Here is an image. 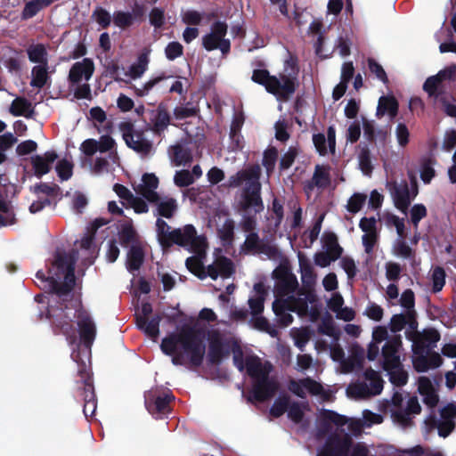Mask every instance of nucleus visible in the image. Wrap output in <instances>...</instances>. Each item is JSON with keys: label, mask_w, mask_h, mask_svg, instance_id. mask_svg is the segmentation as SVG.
Wrapping results in <instances>:
<instances>
[{"label": "nucleus", "mask_w": 456, "mask_h": 456, "mask_svg": "<svg viewBox=\"0 0 456 456\" xmlns=\"http://www.w3.org/2000/svg\"><path fill=\"white\" fill-rule=\"evenodd\" d=\"M68 310L70 308L65 302L59 301L56 305H48L46 318L51 322L53 333L64 335L70 343H73L76 340L73 318L77 317L80 340L90 349L96 336V327L90 314L81 303L77 304L74 314H70Z\"/></svg>", "instance_id": "1"}, {"label": "nucleus", "mask_w": 456, "mask_h": 456, "mask_svg": "<svg viewBox=\"0 0 456 456\" xmlns=\"http://www.w3.org/2000/svg\"><path fill=\"white\" fill-rule=\"evenodd\" d=\"M204 338L203 330L183 327L180 332H173L165 337L161 341L160 348L165 354L172 356L174 365H183L184 364L183 354L177 350L180 345L191 366L198 368L202 365L206 353Z\"/></svg>", "instance_id": "2"}, {"label": "nucleus", "mask_w": 456, "mask_h": 456, "mask_svg": "<svg viewBox=\"0 0 456 456\" xmlns=\"http://www.w3.org/2000/svg\"><path fill=\"white\" fill-rule=\"evenodd\" d=\"M246 370L254 380L252 395L259 403L271 399L278 391L280 385L275 378L270 377L273 365L269 362H262L257 355L246 357Z\"/></svg>", "instance_id": "3"}, {"label": "nucleus", "mask_w": 456, "mask_h": 456, "mask_svg": "<svg viewBox=\"0 0 456 456\" xmlns=\"http://www.w3.org/2000/svg\"><path fill=\"white\" fill-rule=\"evenodd\" d=\"M76 256L72 253H67L64 250L57 249L53 255V259L48 265V273L55 277L58 282V297L61 302H65L76 284L75 265ZM54 280V278H53Z\"/></svg>", "instance_id": "4"}, {"label": "nucleus", "mask_w": 456, "mask_h": 456, "mask_svg": "<svg viewBox=\"0 0 456 456\" xmlns=\"http://www.w3.org/2000/svg\"><path fill=\"white\" fill-rule=\"evenodd\" d=\"M73 360L77 364V377L76 380L77 396L84 401L83 413L86 419L92 418L97 408V399L94 392L93 373L90 366L80 359L79 353L72 354Z\"/></svg>", "instance_id": "5"}, {"label": "nucleus", "mask_w": 456, "mask_h": 456, "mask_svg": "<svg viewBox=\"0 0 456 456\" xmlns=\"http://www.w3.org/2000/svg\"><path fill=\"white\" fill-rule=\"evenodd\" d=\"M173 245H178L200 255L205 253L207 240L204 236L197 234V231L192 224H186L183 228L172 230L167 243H165L162 248L167 249Z\"/></svg>", "instance_id": "6"}, {"label": "nucleus", "mask_w": 456, "mask_h": 456, "mask_svg": "<svg viewBox=\"0 0 456 456\" xmlns=\"http://www.w3.org/2000/svg\"><path fill=\"white\" fill-rule=\"evenodd\" d=\"M251 79L263 86L269 94L275 95L278 99L286 101L294 94L293 84L289 79L282 83L280 77L270 75L265 69H254Z\"/></svg>", "instance_id": "7"}, {"label": "nucleus", "mask_w": 456, "mask_h": 456, "mask_svg": "<svg viewBox=\"0 0 456 456\" xmlns=\"http://www.w3.org/2000/svg\"><path fill=\"white\" fill-rule=\"evenodd\" d=\"M227 30L228 25L225 21L213 22L210 32L202 37V46L208 52L219 49L223 55H227L231 51L230 39L225 38Z\"/></svg>", "instance_id": "8"}, {"label": "nucleus", "mask_w": 456, "mask_h": 456, "mask_svg": "<svg viewBox=\"0 0 456 456\" xmlns=\"http://www.w3.org/2000/svg\"><path fill=\"white\" fill-rule=\"evenodd\" d=\"M119 129L122 132L123 139L127 147L143 156L151 153L153 143L146 138L143 130H136L131 122L121 123Z\"/></svg>", "instance_id": "9"}, {"label": "nucleus", "mask_w": 456, "mask_h": 456, "mask_svg": "<svg viewBox=\"0 0 456 456\" xmlns=\"http://www.w3.org/2000/svg\"><path fill=\"white\" fill-rule=\"evenodd\" d=\"M175 400L174 395L152 388L144 393V404L147 411L155 418H162L170 411V403Z\"/></svg>", "instance_id": "10"}, {"label": "nucleus", "mask_w": 456, "mask_h": 456, "mask_svg": "<svg viewBox=\"0 0 456 456\" xmlns=\"http://www.w3.org/2000/svg\"><path fill=\"white\" fill-rule=\"evenodd\" d=\"M241 251L247 255L264 254L270 259L280 257L281 251L276 245L265 241L259 237L257 232H251L246 236L243 244L240 247Z\"/></svg>", "instance_id": "11"}, {"label": "nucleus", "mask_w": 456, "mask_h": 456, "mask_svg": "<svg viewBox=\"0 0 456 456\" xmlns=\"http://www.w3.org/2000/svg\"><path fill=\"white\" fill-rule=\"evenodd\" d=\"M352 445L353 439L348 434H331L318 450L317 456H348Z\"/></svg>", "instance_id": "12"}, {"label": "nucleus", "mask_w": 456, "mask_h": 456, "mask_svg": "<svg viewBox=\"0 0 456 456\" xmlns=\"http://www.w3.org/2000/svg\"><path fill=\"white\" fill-rule=\"evenodd\" d=\"M273 277L276 280L274 293L276 297H283L294 292L298 286L297 277L286 265H279L273 271Z\"/></svg>", "instance_id": "13"}, {"label": "nucleus", "mask_w": 456, "mask_h": 456, "mask_svg": "<svg viewBox=\"0 0 456 456\" xmlns=\"http://www.w3.org/2000/svg\"><path fill=\"white\" fill-rule=\"evenodd\" d=\"M261 183L260 180H254L247 183L242 191V201L240 202V209L247 211L254 208L255 214H259L264 210V203L261 198Z\"/></svg>", "instance_id": "14"}, {"label": "nucleus", "mask_w": 456, "mask_h": 456, "mask_svg": "<svg viewBox=\"0 0 456 456\" xmlns=\"http://www.w3.org/2000/svg\"><path fill=\"white\" fill-rule=\"evenodd\" d=\"M402 346L401 335L395 334L386 341L381 350L382 367L384 370H391L401 365L399 351Z\"/></svg>", "instance_id": "15"}, {"label": "nucleus", "mask_w": 456, "mask_h": 456, "mask_svg": "<svg viewBox=\"0 0 456 456\" xmlns=\"http://www.w3.org/2000/svg\"><path fill=\"white\" fill-rule=\"evenodd\" d=\"M232 351L230 342L223 339L218 332L214 333L209 338L208 362L211 365H219L223 359L229 356Z\"/></svg>", "instance_id": "16"}, {"label": "nucleus", "mask_w": 456, "mask_h": 456, "mask_svg": "<svg viewBox=\"0 0 456 456\" xmlns=\"http://www.w3.org/2000/svg\"><path fill=\"white\" fill-rule=\"evenodd\" d=\"M58 159V155L54 151H47L43 155H34L30 158V163L34 175L37 178L48 174L53 164Z\"/></svg>", "instance_id": "17"}, {"label": "nucleus", "mask_w": 456, "mask_h": 456, "mask_svg": "<svg viewBox=\"0 0 456 456\" xmlns=\"http://www.w3.org/2000/svg\"><path fill=\"white\" fill-rule=\"evenodd\" d=\"M407 339L412 341V346L415 342H422L425 351L428 352L436 346V343L440 340L441 336L437 330L435 328L425 329L422 332L411 333L405 331Z\"/></svg>", "instance_id": "18"}, {"label": "nucleus", "mask_w": 456, "mask_h": 456, "mask_svg": "<svg viewBox=\"0 0 456 456\" xmlns=\"http://www.w3.org/2000/svg\"><path fill=\"white\" fill-rule=\"evenodd\" d=\"M142 183L139 185L137 192L150 203H157L160 197L155 190L159 186V178L152 173H146L142 178Z\"/></svg>", "instance_id": "19"}, {"label": "nucleus", "mask_w": 456, "mask_h": 456, "mask_svg": "<svg viewBox=\"0 0 456 456\" xmlns=\"http://www.w3.org/2000/svg\"><path fill=\"white\" fill-rule=\"evenodd\" d=\"M94 71V61L89 58H85L82 61H77L72 65L69 73V81L71 84H77L83 77L89 80Z\"/></svg>", "instance_id": "20"}, {"label": "nucleus", "mask_w": 456, "mask_h": 456, "mask_svg": "<svg viewBox=\"0 0 456 456\" xmlns=\"http://www.w3.org/2000/svg\"><path fill=\"white\" fill-rule=\"evenodd\" d=\"M260 177L261 167L258 164H254L230 176L228 185L230 187H239L243 182L251 183L254 180H260Z\"/></svg>", "instance_id": "21"}, {"label": "nucleus", "mask_w": 456, "mask_h": 456, "mask_svg": "<svg viewBox=\"0 0 456 456\" xmlns=\"http://www.w3.org/2000/svg\"><path fill=\"white\" fill-rule=\"evenodd\" d=\"M391 194L395 207L401 212L406 214L412 200L408 183L406 182H403L400 185L395 183Z\"/></svg>", "instance_id": "22"}, {"label": "nucleus", "mask_w": 456, "mask_h": 456, "mask_svg": "<svg viewBox=\"0 0 456 456\" xmlns=\"http://www.w3.org/2000/svg\"><path fill=\"white\" fill-rule=\"evenodd\" d=\"M145 253L140 242L132 244L126 254V266L129 273L140 270L144 263Z\"/></svg>", "instance_id": "23"}, {"label": "nucleus", "mask_w": 456, "mask_h": 456, "mask_svg": "<svg viewBox=\"0 0 456 456\" xmlns=\"http://www.w3.org/2000/svg\"><path fill=\"white\" fill-rule=\"evenodd\" d=\"M152 126L151 129L154 134L160 135L167 128L171 121L167 105L163 102L159 103L156 110L152 111Z\"/></svg>", "instance_id": "24"}, {"label": "nucleus", "mask_w": 456, "mask_h": 456, "mask_svg": "<svg viewBox=\"0 0 456 456\" xmlns=\"http://www.w3.org/2000/svg\"><path fill=\"white\" fill-rule=\"evenodd\" d=\"M399 103L394 95H382L379 99L376 117L382 118L387 114L391 119L395 118L398 114Z\"/></svg>", "instance_id": "25"}, {"label": "nucleus", "mask_w": 456, "mask_h": 456, "mask_svg": "<svg viewBox=\"0 0 456 456\" xmlns=\"http://www.w3.org/2000/svg\"><path fill=\"white\" fill-rule=\"evenodd\" d=\"M284 71L286 73L280 74V78L282 83L286 79H289V81H291L293 84L295 93L298 85L297 76L299 73L298 59L296 55L289 53V58L285 61Z\"/></svg>", "instance_id": "26"}, {"label": "nucleus", "mask_w": 456, "mask_h": 456, "mask_svg": "<svg viewBox=\"0 0 456 456\" xmlns=\"http://www.w3.org/2000/svg\"><path fill=\"white\" fill-rule=\"evenodd\" d=\"M160 321L161 316L159 314H156L151 320L145 317H136L137 327L152 339L159 337Z\"/></svg>", "instance_id": "27"}, {"label": "nucleus", "mask_w": 456, "mask_h": 456, "mask_svg": "<svg viewBox=\"0 0 456 456\" xmlns=\"http://www.w3.org/2000/svg\"><path fill=\"white\" fill-rule=\"evenodd\" d=\"M9 112L14 117L23 116L31 118L34 115V107L27 98L16 97L9 108Z\"/></svg>", "instance_id": "28"}, {"label": "nucleus", "mask_w": 456, "mask_h": 456, "mask_svg": "<svg viewBox=\"0 0 456 456\" xmlns=\"http://www.w3.org/2000/svg\"><path fill=\"white\" fill-rule=\"evenodd\" d=\"M254 290L256 293V297L248 299V305L253 316L259 315L264 311V303L267 290L263 282H257L254 285Z\"/></svg>", "instance_id": "29"}, {"label": "nucleus", "mask_w": 456, "mask_h": 456, "mask_svg": "<svg viewBox=\"0 0 456 456\" xmlns=\"http://www.w3.org/2000/svg\"><path fill=\"white\" fill-rule=\"evenodd\" d=\"M426 425L430 428V429H434V428H437L438 430V435L441 436V437H447L452 432V430L454 429L455 428V423L453 420H443V419H438L436 418V415H430L427 419H426Z\"/></svg>", "instance_id": "30"}, {"label": "nucleus", "mask_w": 456, "mask_h": 456, "mask_svg": "<svg viewBox=\"0 0 456 456\" xmlns=\"http://www.w3.org/2000/svg\"><path fill=\"white\" fill-rule=\"evenodd\" d=\"M17 218L12 203L0 195V227L15 224Z\"/></svg>", "instance_id": "31"}, {"label": "nucleus", "mask_w": 456, "mask_h": 456, "mask_svg": "<svg viewBox=\"0 0 456 456\" xmlns=\"http://www.w3.org/2000/svg\"><path fill=\"white\" fill-rule=\"evenodd\" d=\"M27 54L29 61L33 63H37L38 65L48 64V53L43 44L30 45L27 48Z\"/></svg>", "instance_id": "32"}, {"label": "nucleus", "mask_w": 456, "mask_h": 456, "mask_svg": "<svg viewBox=\"0 0 456 456\" xmlns=\"http://www.w3.org/2000/svg\"><path fill=\"white\" fill-rule=\"evenodd\" d=\"M54 0H30L25 4L21 19L28 20L36 16L42 9L50 6Z\"/></svg>", "instance_id": "33"}, {"label": "nucleus", "mask_w": 456, "mask_h": 456, "mask_svg": "<svg viewBox=\"0 0 456 456\" xmlns=\"http://www.w3.org/2000/svg\"><path fill=\"white\" fill-rule=\"evenodd\" d=\"M412 352L417 356L413 361V366L418 372H426L428 370V359L427 354L428 352L425 351L422 342H415L412 346Z\"/></svg>", "instance_id": "34"}, {"label": "nucleus", "mask_w": 456, "mask_h": 456, "mask_svg": "<svg viewBox=\"0 0 456 456\" xmlns=\"http://www.w3.org/2000/svg\"><path fill=\"white\" fill-rule=\"evenodd\" d=\"M47 65H36L32 68L30 86L38 89L43 88L50 80Z\"/></svg>", "instance_id": "35"}, {"label": "nucleus", "mask_w": 456, "mask_h": 456, "mask_svg": "<svg viewBox=\"0 0 456 456\" xmlns=\"http://www.w3.org/2000/svg\"><path fill=\"white\" fill-rule=\"evenodd\" d=\"M170 152L172 153V161L177 167L190 164L192 161L191 151L181 144L172 146Z\"/></svg>", "instance_id": "36"}, {"label": "nucleus", "mask_w": 456, "mask_h": 456, "mask_svg": "<svg viewBox=\"0 0 456 456\" xmlns=\"http://www.w3.org/2000/svg\"><path fill=\"white\" fill-rule=\"evenodd\" d=\"M322 427L327 431L330 428L329 424H334L337 427H343L347 424V418L344 415L338 414V412L331 410H322Z\"/></svg>", "instance_id": "37"}, {"label": "nucleus", "mask_w": 456, "mask_h": 456, "mask_svg": "<svg viewBox=\"0 0 456 456\" xmlns=\"http://www.w3.org/2000/svg\"><path fill=\"white\" fill-rule=\"evenodd\" d=\"M363 376L366 380L370 381L369 387L371 391V395H379L383 390V379L379 373L372 368H368L365 370Z\"/></svg>", "instance_id": "38"}, {"label": "nucleus", "mask_w": 456, "mask_h": 456, "mask_svg": "<svg viewBox=\"0 0 456 456\" xmlns=\"http://www.w3.org/2000/svg\"><path fill=\"white\" fill-rule=\"evenodd\" d=\"M323 247L326 252L333 255V256L339 258L343 253V248L338 242V237L334 232H324L322 236Z\"/></svg>", "instance_id": "39"}, {"label": "nucleus", "mask_w": 456, "mask_h": 456, "mask_svg": "<svg viewBox=\"0 0 456 456\" xmlns=\"http://www.w3.org/2000/svg\"><path fill=\"white\" fill-rule=\"evenodd\" d=\"M235 224L232 219H226L222 226L217 230L219 239L224 246L231 245L234 240Z\"/></svg>", "instance_id": "40"}, {"label": "nucleus", "mask_w": 456, "mask_h": 456, "mask_svg": "<svg viewBox=\"0 0 456 456\" xmlns=\"http://www.w3.org/2000/svg\"><path fill=\"white\" fill-rule=\"evenodd\" d=\"M149 64V58L146 53H141L137 59V61L133 63L126 75L129 76L133 79L141 77L143 73L147 70Z\"/></svg>", "instance_id": "41"}, {"label": "nucleus", "mask_w": 456, "mask_h": 456, "mask_svg": "<svg viewBox=\"0 0 456 456\" xmlns=\"http://www.w3.org/2000/svg\"><path fill=\"white\" fill-rule=\"evenodd\" d=\"M157 204V214L162 217L170 219L174 216L177 209L176 200L174 198H169L164 201H159Z\"/></svg>", "instance_id": "42"}, {"label": "nucleus", "mask_w": 456, "mask_h": 456, "mask_svg": "<svg viewBox=\"0 0 456 456\" xmlns=\"http://www.w3.org/2000/svg\"><path fill=\"white\" fill-rule=\"evenodd\" d=\"M36 277L42 283L43 289L58 297V282L56 278L47 272L45 274L42 270L37 271Z\"/></svg>", "instance_id": "43"}, {"label": "nucleus", "mask_w": 456, "mask_h": 456, "mask_svg": "<svg viewBox=\"0 0 456 456\" xmlns=\"http://www.w3.org/2000/svg\"><path fill=\"white\" fill-rule=\"evenodd\" d=\"M278 159V151L275 147L267 148L263 154L262 165L268 176L273 172Z\"/></svg>", "instance_id": "44"}, {"label": "nucleus", "mask_w": 456, "mask_h": 456, "mask_svg": "<svg viewBox=\"0 0 456 456\" xmlns=\"http://www.w3.org/2000/svg\"><path fill=\"white\" fill-rule=\"evenodd\" d=\"M330 167L316 165L313 175L314 183L319 184V188L326 187L330 182Z\"/></svg>", "instance_id": "45"}, {"label": "nucleus", "mask_w": 456, "mask_h": 456, "mask_svg": "<svg viewBox=\"0 0 456 456\" xmlns=\"http://www.w3.org/2000/svg\"><path fill=\"white\" fill-rule=\"evenodd\" d=\"M385 370L389 375V381L395 387H403L407 383L409 376L407 371L403 370L402 363L399 367Z\"/></svg>", "instance_id": "46"}, {"label": "nucleus", "mask_w": 456, "mask_h": 456, "mask_svg": "<svg viewBox=\"0 0 456 456\" xmlns=\"http://www.w3.org/2000/svg\"><path fill=\"white\" fill-rule=\"evenodd\" d=\"M436 164V159L432 158H427L421 162L420 166V178L426 184L430 183L432 179L436 175V170L433 166Z\"/></svg>", "instance_id": "47"}, {"label": "nucleus", "mask_w": 456, "mask_h": 456, "mask_svg": "<svg viewBox=\"0 0 456 456\" xmlns=\"http://www.w3.org/2000/svg\"><path fill=\"white\" fill-rule=\"evenodd\" d=\"M290 398L287 395H280L270 408V414L274 418L282 416L289 406Z\"/></svg>", "instance_id": "48"}, {"label": "nucleus", "mask_w": 456, "mask_h": 456, "mask_svg": "<svg viewBox=\"0 0 456 456\" xmlns=\"http://www.w3.org/2000/svg\"><path fill=\"white\" fill-rule=\"evenodd\" d=\"M358 159L362 172L365 175H370L373 171V166L371 163L370 151L368 146L365 145L361 149Z\"/></svg>", "instance_id": "49"}, {"label": "nucleus", "mask_w": 456, "mask_h": 456, "mask_svg": "<svg viewBox=\"0 0 456 456\" xmlns=\"http://www.w3.org/2000/svg\"><path fill=\"white\" fill-rule=\"evenodd\" d=\"M445 271L441 266H436L432 270L431 281H432V291L434 293L440 292L445 284Z\"/></svg>", "instance_id": "50"}, {"label": "nucleus", "mask_w": 456, "mask_h": 456, "mask_svg": "<svg viewBox=\"0 0 456 456\" xmlns=\"http://www.w3.org/2000/svg\"><path fill=\"white\" fill-rule=\"evenodd\" d=\"M119 242L123 247H127L129 244L138 242L136 240V232L130 224L123 225L118 232Z\"/></svg>", "instance_id": "51"}, {"label": "nucleus", "mask_w": 456, "mask_h": 456, "mask_svg": "<svg viewBox=\"0 0 456 456\" xmlns=\"http://www.w3.org/2000/svg\"><path fill=\"white\" fill-rule=\"evenodd\" d=\"M441 82L436 75L428 77L423 84V90L428 94L429 97L437 99L442 92L439 91Z\"/></svg>", "instance_id": "52"}, {"label": "nucleus", "mask_w": 456, "mask_h": 456, "mask_svg": "<svg viewBox=\"0 0 456 456\" xmlns=\"http://www.w3.org/2000/svg\"><path fill=\"white\" fill-rule=\"evenodd\" d=\"M185 265L188 270L200 279H204L207 277L203 263L198 257H188L185 261Z\"/></svg>", "instance_id": "53"}, {"label": "nucleus", "mask_w": 456, "mask_h": 456, "mask_svg": "<svg viewBox=\"0 0 456 456\" xmlns=\"http://www.w3.org/2000/svg\"><path fill=\"white\" fill-rule=\"evenodd\" d=\"M92 18L102 28H107L111 23L110 13L103 7L97 6L93 13Z\"/></svg>", "instance_id": "54"}, {"label": "nucleus", "mask_w": 456, "mask_h": 456, "mask_svg": "<svg viewBox=\"0 0 456 456\" xmlns=\"http://www.w3.org/2000/svg\"><path fill=\"white\" fill-rule=\"evenodd\" d=\"M216 264L218 267L220 275L224 278L232 276L235 271L233 262L224 256L217 257Z\"/></svg>", "instance_id": "55"}, {"label": "nucleus", "mask_w": 456, "mask_h": 456, "mask_svg": "<svg viewBox=\"0 0 456 456\" xmlns=\"http://www.w3.org/2000/svg\"><path fill=\"white\" fill-rule=\"evenodd\" d=\"M171 227L167 224L166 221L161 218H158L156 221V232L158 240L161 247L164 246L165 243H167L168 238L171 234Z\"/></svg>", "instance_id": "56"}, {"label": "nucleus", "mask_w": 456, "mask_h": 456, "mask_svg": "<svg viewBox=\"0 0 456 456\" xmlns=\"http://www.w3.org/2000/svg\"><path fill=\"white\" fill-rule=\"evenodd\" d=\"M367 196L363 193L355 192L348 200L346 209L352 214L358 213L366 201Z\"/></svg>", "instance_id": "57"}, {"label": "nucleus", "mask_w": 456, "mask_h": 456, "mask_svg": "<svg viewBox=\"0 0 456 456\" xmlns=\"http://www.w3.org/2000/svg\"><path fill=\"white\" fill-rule=\"evenodd\" d=\"M342 370L344 373L352 372L355 368L362 367V354H353L347 359H344L341 363Z\"/></svg>", "instance_id": "58"}, {"label": "nucleus", "mask_w": 456, "mask_h": 456, "mask_svg": "<svg viewBox=\"0 0 456 456\" xmlns=\"http://www.w3.org/2000/svg\"><path fill=\"white\" fill-rule=\"evenodd\" d=\"M55 169L58 176L62 181L69 180L73 175V164L66 159L59 160Z\"/></svg>", "instance_id": "59"}, {"label": "nucleus", "mask_w": 456, "mask_h": 456, "mask_svg": "<svg viewBox=\"0 0 456 456\" xmlns=\"http://www.w3.org/2000/svg\"><path fill=\"white\" fill-rule=\"evenodd\" d=\"M171 77V76H167L166 75L165 72H162L160 75H159L158 77H153L151 79H150L149 81H147L143 86L142 88H136L135 89V94L137 96H140V97H142V96H145L149 94V92L155 86H157L159 83H160L161 81L165 80V79H167Z\"/></svg>", "instance_id": "60"}, {"label": "nucleus", "mask_w": 456, "mask_h": 456, "mask_svg": "<svg viewBox=\"0 0 456 456\" xmlns=\"http://www.w3.org/2000/svg\"><path fill=\"white\" fill-rule=\"evenodd\" d=\"M194 181L195 178L187 169L176 171L174 176L175 184L180 188L188 187L192 184Z\"/></svg>", "instance_id": "61"}, {"label": "nucleus", "mask_w": 456, "mask_h": 456, "mask_svg": "<svg viewBox=\"0 0 456 456\" xmlns=\"http://www.w3.org/2000/svg\"><path fill=\"white\" fill-rule=\"evenodd\" d=\"M113 22L117 27L126 28L133 24L134 17L129 12L117 11L113 14Z\"/></svg>", "instance_id": "62"}, {"label": "nucleus", "mask_w": 456, "mask_h": 456, "mask_svg": "<svg viewBox=\"0 0 456 456\" xmlns=\"http://www.w3.org/2000/svg\"><path fill=\"white\" fill-rule=\"evenodd\" d=\"M298 155V151L296 147H289L288 151L281 156L279 163L281 171L289 169Z\"/></svg>", "instance_id": "63"}, {"label": "nucleus", "mask_w": 456, "mask_h": 456, "mask_svg": "<svg viewBox=\"0 0 456 456\" xmlns=\"http://www.w3.org/2000/svg\"><path fill=\"white\" fill-rule=\"evenodd\" d=\"M244 123V117L242 115L236 116L232 122L230 128V137L231 139L236 142L238 148H241L240 146V138L241 137L240 130Z\"/></svg>", "instance_id": "64"}]
</instances>
